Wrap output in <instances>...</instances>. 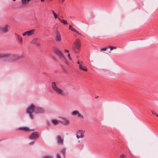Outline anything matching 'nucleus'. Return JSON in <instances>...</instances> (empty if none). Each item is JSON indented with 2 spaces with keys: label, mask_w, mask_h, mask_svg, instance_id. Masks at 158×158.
<instances>
[{
  "label": "nucleus",
  "mask_w": 158,
  "mask_h": 158,
  "mask_svg": "<svg viewBox=\"0 0 158 158\" xmlns=\"http://www.w3.org/2000/svg\"><path fill=\"white\" fill-rule=\"evenodd\" d=\"M5 57H9L10 59V62L16 61L20 57L17 55H11L9 54L0 53V58Z\"/></svg>",
  "instance_id": "obj_1"
},
{
  "label": "nucleus",
  "mask_w": 158,
  "mask_h": 158,
  "mask_svg": "<svg viewBox=\"0 0 158 158\" xmlns=\"http://www.w3.org/2000/svg\"><path fill=\"white\" fill-rule=\"evenodd\" d=\"M81 46L80 40L79 39H77L73 43L72 49L75 53H77L80 50Z\"/></svg>",
  "instance_id": "obj_2"
},
{
  "label": "nucleus",
  "mask_w": 158,
  "mask_h": 158,
  "mask_svg": "<svg viewBox=\"0 0 158 158\" xmlns=\"http://www.w3.org/2000/svg\"><path fill=\"white\" fill-rule=\"evenodd\" d=\"M35 106L33 104H31V106L28 107L27 110V112L29 114L30 117L33 118V117L32 114L35 111Z\"/></svg>",
  "instance_id": "obj_3"
},
{
  "label": "nucleus",
  "mask_w": 158,
  "mask_h": 158,
  "mask_svg": "<svg viewBox=\"0 0 158 158\" xmlns=\"http://www.w3.org/2000/svg\"><path fill=\"white\" fill-rule=\"evenodd\" d=\"M54 52L60 59L63 60H65V56L60 50L58 48H56L54 50Z\"/></svg>",
  "instance_id": "obj_4"
},
{
  "label": "nucleus",
  "mask_w": 158,
  "mask_h": 158,
  "mask_svg": "<svg viewBox=\"0 0 158 158\" xmlns=\"http://www.w3.org/2000/svg\"><path fill=\"white\" fill-rule=\"evenodd\" d=\"M53 90L58 94H63V90L58 88L54 82H52V84Z\"/></svg>",
  "instance_id": "obj_5"
},
{
  "label": "nucleus",
  "mask_w": 158,
  "mask_h": 158,
  "mask_svg": "<svg viewBox=\"0 0 158 158\" xmlns=\"http://www.w3.org/2000/svg\"><path fill=\"white\" fill-rule=\"evenodd\" d=\"M35 31V29H32L23 32L22 34V35L23 36H25L26 35L28 36H30L34 34Z\"/></svg>",
  "instance_id": "obj_6"
},
{
  "label": "nucleus",
  "mask_w": 158,
  "mask_h": 158,
  "mask_svg": "<svg viewBox=\"0 0 158 158\" xmlns=\"http://www.w3.org/2000/svg\"><path fill=\"white\" fill-rule=\"evenodd\" d=\"M77 63L79 65V68L80 70L86 72L88 70L86 67L83 65L82 61L78 60L77 62Z\"/></svg>",
  "instance_id": "obj_7"
},
{
  "label": "nucleus",
  "mask_w": 158,
  "mask_h": 158,
  "mask_svg": "<svg viewBox=\"0 0 158 158\" xmlns=\"http://www.w3.org/2000/svg\"><path fill=\"white\" fill-rule=\"evenodd\" d=\"M60 118L61 120H59V122L65 125L69 124V121L68 119L64 117H60Z\"/></svg>",
  "instance_id": "obj_8"
},
{
  "label": "nucleus",
  "mask_w": 158,
  "mask_h": 158,
  "mask_svg": "<svg viewBox=\"0 0 158 158\" xmlns=\"http://www.w3.org/2000/svg\"><path fill=\"white\" fill-rule=\"evenodd\" d=\"M39 137V135L37 132H33L30 136L29 138L31 139H35Z\"/></svg>",
  "instance_id": "obj_9"
},
{
  "label": "nucleus",
  "mask_w": 158,
  "mask_h": 158,
  "mask_svg": "<svg viewBox=\"0 0 158 158\" xmlns=\"http://www.w3.org/2000/svg\"><path fill=\"white\" fill-rule=\"evenodd\" d=\"M8 25H6L3 27H0V33H6L8 31Z\"/></svg>",
  "instance_id": "obj_10"
},
{
  "label": "nucleus",
  "mask_w": 158,
  "mask_h": 158,
  "mask_svg": "<svg viewBox=\"0 0 158 158\" xmlns=\"http://www.w3.org/2000/svg\"><path fill=\"white\" fill-rule=\"evenodd\" d=\"M84 132L83 131L80 130L77 133L76 136L78 139L82 138L84 136Z\"/></svg>",
  "instance_id": "obj_11"
},
{
  "label": "nucleus",
  "mask_w": 158,
  "mask_h": 158,
  "mask_svg": "<svg viewBox=\"0 0 158 158\" xmlns=\"http://www.w3.org/2000/svg\"><path fill=\"white\" fill-rule=\"evenodd\" d=\"M72 114L73 116H75L77 115L80 118H83V116L81 115L78 111L75 110L73 112Z\"/></svg>",
  "instance_id": "obj_12"
},
{
  "label": "nucleus",
  "mask_w": 158,
  "mask_h": 158,
  "mask_svg": "<svg viewBox=\"0 0 158 158\" xmlns=\"http://www.w3.org/2000/svg\"><path fill=\"white\" fill-rule=\"evenodd\" d=\"M56 139L58 143L61 144H63V139L60 135H57L56 137Z\"/></svg>",
  "instance_id": "obj_13"
},
{
  "label": "nucleus",
  "mask_w": 158,
  "mask_h": 158,
  "mask_svg": "<svg viewBox=\"0 0 158 158\" xmlns=\"http://www.w3.org/2000/svg\"><path fill=\"white\" fill-rule=\"evenodd\" d=\"M55 40L57 42H59L61 40V36L59 32L57 31L56 32V36Z\"/></svg>",
  "instance_id": "obj_14"
},
{
  "label": "nucleus",
  "mask_w": 158,
  "mask_h": 158,
  "mask_svg": "<svg viewBox=\"0 0 158 158\" xmlns=\"http://www.w3.org/2000/svg\"><path fill=\"white\" fill-rule=\"evenodd\" d=\"M44 109L38 107L36 109L35 112L36 113H41L44 112Z\"/></svg>",
  "instance_id": "obj_15"
},
{
  "label": "nucleus",
  "mask_w": 158,
  "mask_h": 158,
  "mask_svg": "<svg viewBox=\"0 0 158 158\" xmlns=\"http://www.w3.org/2000/svg\"><path fill=\"white\" fill-rule=\"evenodd\" d=\"M16 35L17 36V39L19 40L20 43L22 44L23 43V40L22 36L17 34H16Z\"/></svg>",
  "instance_id": "obj_16"
},
{
  "label": "nucleus",
  "mask_w": 158,
  "mask_h": 158,
  "mask_svg": "<svg viewBox=\"0 0 158 158\" xmlns=\"http://www.w3.org/2000/svg\"><path fill=\"white\" fill-rule=\"evenodd\" d=\"M22 0V3L23 5L24 6L27 4H28L29 3V2L31 0Z\"/></svg>",
  "instance_id": "obj_17"
},
{
  "label": "nucleus",
  "mask_w": 158,
  "mask_h": 158,
  "mask_svg": "<svg viewBox=\"0 0 158 158\" xmlns=\"http://www.w3.org/2000/svg\"><path fill=\"white\" fill-rule=\"evenodd\" d=\"M19 130H20L24 131H31L27 127H23L20 128H19Z\"/></svg>",
  "instance_id": "obj_18"
},
{
  "label": "nucleus",
  "mask_w": 158,
  "mask_h": 158,
  "mask_svg": "<svg viewBox=\"0 0 158 158\" xmlns=\"http://www.w3.org/2000/svg\"><path fill=\"white\" fill-rule=\"evenodd\" d=\"M52 123L55 125H57L59 122V120L56 119H53L52 121Z\"/></svg>",
  "instance_id": "obj_19"
},
{
  "label": "nucleus",
  "mask_w": 158,
  "mask_h": 158,
  "mask_svg": "<svg viewBox=\"0 0 158 158\" xmlns=\"http://www.w3.org/2000/svg\"><path fill=\"white\" fill-rule=\"evenodd\" d=\"M69 29L71 30L72 31L74 32H76L77 33H78V31L75 30L72 26L69 25Z\"/></svg>",
  "instance_id": "obj_20"
},
{
  "label": "nucleus",
  "mask_w": 158,
  "mask_h": 158,
  "mask_svg": "<svg viewBox=\"0 0 158 158\" xmlns=\"http://www.w3.org/2000/svg\"><path fill=\"white\" fill-rule=\"evenodd\" d=\"M58 19L61 23H64V24H68L67 21L66 20L61 19L60 18H58Z\"/></svg>",
  "instance_id": "obj_21"
},
{
  "label": "nucleus",
  "mask_w": 158,
  "mask_h": 158,
  "mask_svg": "<svg viewBox=\"0 0 158 158\" xmlns=\"http://www.w3.org/2000/svg\"><path fill=\"white\" fill-rule=\"evenodd\" d=\"M38 41V39L37 38L33 39L31 42V44H36Z\"/></svg>",
  "instance_id": "obj_22"
},
{
  "label": "nucleus",
  "mask_w": 158,
  "mask_h": 158,
  "mask_svg": "<svg viewBox=\"0 0 158 158\" xmlns=\"http://www.w3.org/2000/svg\"><path fill=\"white\" fill-rule=\"evenodd\" d=\"M66 148H63L61 151V152L63 154L64 157H65V154Z\"/></svg>",
  "instance_id": "obj_23"
},
{
  "label": "nucleus",
  "mask_w": 158,
  "mask_h": 158,
  "mask_svg": "<svg viewBox=\"0 0 158 158\" xmlns=\"http://www.w3.org/2000/svg\"><path fill=\"white\" fill-rule=\"evenodd\" d=\"M107 48H110V51L113 50V49H116L117 48V47L115 46H107Z\"/></svg>",
  "instance_id": "obj_24"
},
{
  "label": "nucleus",
  "mask_w": 158,
  "mask_h": 158,
  "mask_svg": "<svg viewBox=\"0 0 158 158\" xmlns=\"http://www.w3.org/2000/svg\"><path fill=\"white\" fill-rule=\"evenodd\" d=\"M119 158H127V156L125 154H122L120 156Z\"/></svg>",
  "instance_id": "obj_25"
},
{
  "label": "nucleus",
  "mask_w": 158,
  "mask_h": 158,
  "mask_svg": "<svg viewBox=\"0 0 158 158\" xmlns=\"http://www.w3.org/2000/svg\"><path fill=\"white\" fill-rule=\"evenodd\" d=\"M151 112H152V113L153 114L155 115L156 116H157L158 117V114L156 113L155 111L154 110H152Z\"/></svg>",
  "instance_id": "obj_26"
},
{
  "label": "nucleus",
  "mask_w": 158,
  "mask_h": 158,
  "mask_svg": "<svg viewBox=\"0 0 158 158\" xmlns=\"http://www.w3.org/2000/svg\"><path fill=\"white\" fill-rule=\"evenodd\" d=\"M52 12L53 14V15L55 19H56L57 18V16L56 13L54 12V11L53 10H52Z\"/></svg>",
  "instance_id": "obj_27"
},
{
  "label": "nucleus",
  "mask_w": 158,
  "mask_h": 158,
  "mask_svg": "<svg viewBox=\"0 0 158 158\" xmlns=\"http://www.w3.org/2000/svg\"><path fill=\"white\" fill-rule=\"evenodd\" d=\"M107 48H107V47L106 48H101L100 49V51H105L106 50Z\"/></svg>",
  "instance_id": "obj_28"
},
{
  "label": "nucleus",
  "mask_w": 158,
  "mask_h": 158,
  "mask_svg": "<svg viewBox=\"0 0 158 158\" xmlns=\"http://www.w3.org/2000/svg\"><path fill=\"white\" fill-rule=\"evenodd\" d=\"M68 57L69 58V59L70 60H72V58H71V57H70V54L69 53H68Z\"/></svg>",
  "instance_id": "obj_29"
},
{
  "label": "nucleus",
  "mask_w": 158,
  "mask_h": 158,
  "mask_svg": "<svg viewBox=\"0 0 158 158\" xmlns=\"http://www.w3.org/2000/svg\"><path fill=\"white\" fill-rule=\"evenodd\" d=\"M43 158H53L51 156H45L43 157Z\"/></svg>",
  "instance_id": "obj_30"
},
{
  "label": "nucleus",
  "mask_w": 158,
  "mask_h": 158,
  "mask_svg": "<svg viewBox=\"0 0 158 158\" xmlns=\"http://www.w3.org/2000/svg\"><path fill=\"white\" fill-rule=\"evenodd\" d=\"M56 158H61L60 155L59 153L57 154L56 155Z\"/></svg>",
  "instance_id": "obj_31"
},
{
  "label": "nucleus",
  "mask_w": 158,
  "mask_h": 158,
  "mask_svg": "<svg viewBox=\"0 0 158 158\" xmlns=\"http://www.w3.org/2000/svg\"><path fill=\"white\" fill-rule=\"evenodd\" d=\"M64 52H66L69 53V50H67V49H65V50H64Z\"/></svg>",
  "instance_id": "obj_32"
},
{
  "label": "nucleus",
  "mask_w": 158,
  "mask_h": 158,
  "mask_svg": "<svg viewBox=\"0 0 158 158\" xmlns=\"http://www.w3.org/2000/svg\"><path fill=\"white\" fill-rule=\"evenodd\" d=\"M35 143V141H33L32 142H31L29 143L30 145H32Z\"/></svg>",
  "instance_id": "obj_33"
},
{
  "label": "nucleus",
  "mask_w": 158,
  "mask_h": 158,
  "mask_svg": "<svg viewBox=\"0 0 158 158\" xmlns=\"http://www.w3.org/2000/svg\"><path fill=\"white\" fill-rule=\"evenodd\" d=\"M36 44L38 46H39L40 45V44L38 42V41L37 42Z\"/></svg>",
  "instance_id": "obj_34"
},
{
  "label": "nucleus",
  "mask_w": 158,
  "mask_h": 158,
  "mask_svg": "<svg viewBox=\"0 0 158 158\" xmlns=\"http://www.w3.org/2000/svg\"><path fill=\"white\" fill-rule=\"evenodd\" d=\"M41 2H44V1L45 0H40Z\"/></svg>",
  "instance_id": "obj_35"
},
{
  "label": "nucleus",
  "mask_w": 158,
  "mask_h": 158,
  "mask_svg": "<svg viewBox=\"0 0 158 158\" xmlns=\"http://www.w3.org/2000/svg\"><path fill=\"white\" fill-rule=\"evenodd\" d=\"M64 0H62V3H63L64 2Z\"/></svg>",
  "instance_id": "obj_36"
},
{
  "label": "nucleus",
  "mask_w": 158,
  "mask_h": 158,
  "mask_svg": "<svg viewBox=\"0 0 158 158\" xmlns=\"http://www.w3.org/2000/svg\"><path fill=\"white\" fill-rule=\"evenodd\" d=\"M77 33L79 34V35H82L81 34L79 33L78 32V33Z\"/></svg>",
  "instance_id": "obj_37"
},
{
  "label": "nucleus",
  "mask_w": 158,
  "mask_h": 158,
  "mask_svg": "<svg viewBox=\"0 0 158 158\" xmlns=\"http://www.w3.org/2000/svg\"><path fill=\"white\" fill-rule=\"evenodd\" d=\"M109 52L110 53L111 52V51H109Z\"/></svg>",
  "instance_id": "obj_38"
},
{
  "label": "nucleus",
  "mask_w": 158,
  "mask_h": 158,
  "mask_svg": "<svg viewBox=\"0 0 158 158\" xmlns=\"http://www.w3.org/2000/svg\"><path fill=\"white\" fill-rule=\"evenodd\" d=\"M16 0H13V1H15Z\"/></svg>",
  "instance_id": "obj_39"
}]
</instances>
